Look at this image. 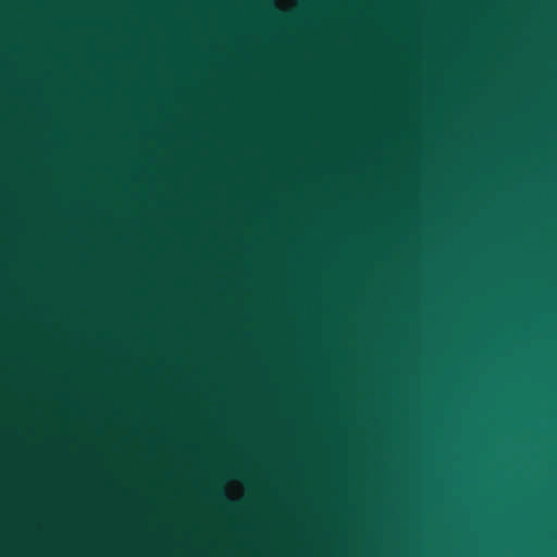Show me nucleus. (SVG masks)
I'll use <instances>...</instances> for the list:
<instances>
[{
  "label": "nucleus",
  "mask_w": 557,
  "mask_h": 557,
  "mask_svg": "<svg viewBox=\"0 0 557 557\" xmlns=\"http://www.w3.org/2000/svg\"><path fill=\"white\" fill-rule=\"evenodd\" d=\"M215 496L216 498L221 499V500H225V495L223 492L219 491L215 493Z\"/></svg>",
  "instance_id": "1"
}]
</instances>
